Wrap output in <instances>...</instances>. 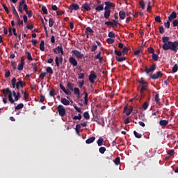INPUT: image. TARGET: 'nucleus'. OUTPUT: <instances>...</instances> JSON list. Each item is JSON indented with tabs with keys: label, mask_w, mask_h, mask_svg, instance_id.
Listing matches in <instances>:
<instances>
[{
	"label": "nucleus",
	"mask_w": 178,
	"mask_h": 178,
	"mask_svg": "<svg viewBox=\"0 0 178 178\" xmlns=\"http://www.w3.org/2000/svg\"><path fill=\"white\" fill-rule=\"evenodd\" d=\"M11 86L13 88H15L17 90V92L13 90V96L15 97L14 103L15 102L19 101L20 98H22V95H20V88H24L26 87V81H22L20 79H16V78H13L11 80Z\"/></svg>",
	"instance_id": "1"
},
{
	"label": "nucleus",
	"mask_w": 178,
	"mask_h": 178,
	"mask_svg": "<svg viewBox=\"0 0 178 178\" xmlns=\"http://www.w3.org/2000/svg\"><path fill=\"white\" fill-rule=\"evenodd\" d=\"M162 42H163L162 48L164 51H173L175 54L177 52L178 40L175 42H170V38L164 36L162 38Z\"/></svg>",
	"instance_id": "2"
},
{
	"label": "nucleus",
	"mask_w": 178,
	"mask_h": 178,
	"mask_svg": "<svg viewBox=\"0 0 178 178\" xmlns=\"http://www.w3.org/2000/svg\"><path fill=\"white\" fill-rule=\"evenodd\" d=\"M2 92L3 95H5V97H6V95H8V101L9 102H10V104H15V100L13 97V91H10V89H9V88L3 89Z\"/></svg>",
	"instance_id": "3"
},
{
	"label": "nucleus",
	"mask_w": 178,
	"mask_h": 178,
	"mask_svg": "<svg viewBox=\"0 0 178 178\" xmlns=\"http://www.w3.org/2000/svg\"><path fill=\"white\" fill-rule=\"evenodd\" d=\"M138 90H139L141 97H144L145 95V91H148V84L139 86Z\"/></svg>",
	"instance_id": "4"
},
{
	"label": "nucleus",
	"mask_w": 178,
	"mask_h": 178,
	"mask_svg": "<svg viewBox=\"0 0 178 178\" xmlns=\"http://www.w3.org/2000/svg\"><path fill=\"white\" fill-rule=\"evenodd\" d=\"M57 111L58 112V115L63 118L66 115V109L63 105H58L57 107Z\"/></svg>",
	"instance_id": "5"
},
{
	"label": "nucleus",
	"mask_w": 178,
	"mask_h": 178,
	"mask_svg": "<svg viewBox=\"0 0 178 178\" xmlns=\"http://www.w3.org/2000/svg\"><path fill=\"white\" fill-rule=\"evenodd\" d=\"M163 76V73H162L161 71H159L155 74L150 75V79H152V80H158V79H162Z\"/></svg>",
	"instance_id": "6"
},
{
	"label": "nucleus",
	"mask_w": 178,
	"mask_h": 178,
	"mask_svg": "<svg viewBox=\"0 0 178 178\" xmlns=\"http://www.w3.org/2000/svg\"><path fill=\"white\" fill-rule=\"evenodd\" d=\"M156 70V64H153L150 68L147 67H145V72H146L147 74H149V73H154Z\"/></svg>",
	"instance_id": "7"
},
{
	"label": "nucleus",
	"mask_w": 178,
	"mask_h": 178,
	"mask_svg": "<svg viewBox=\"0 0 178 178\" xmlns=\"http://www.w3.org/2000/svg\"><path fill=\"white\" fill-rule=\"evenodd\" d=\"M95 80H97V74L94 71H91L89 75V81L94 84L95 83Z\"/></svg>",
	"instance_id": "8"
},
{
	"label": "nucleus",
	"mask_w": 178,
	"mask_h": 178,
	"mask_svg": "<svg viewBox=\"0 0 178 178\" xmlns=\"http://www.w3.org/2000/svg\"><path fill=\"white\" fill-rule=\"evenodd\" d=\"M72 52L73 55L76 56V59H83L84 56V54H83V53L79 50H72Z\"/></svg>",
	"instance_id": "9"
},
{
	"label": "nucleus",
	"mask_w": 178,
	"mask_h": 178,
	"mask_svg": "<svg viewBox=\"0 0 178 178\" xmlns=\"http://www.w3.org/2000/svg\"><path fill=\"white\" fill-rule=\"evenodd\" d=\"M131 112H133V106H131L129 108L127 106H125L122 113H126L127 116H130V115H131Z\"/></svg>",
	"instance_id": "10"
},
{
	"label": "nucleus",
	"mask_w": 178,
	"mask_h": 178,
	"mask_svg": "<svg viewBox=\"0 0 178 178\" xmlns=\"http://www.w3.org/2000/svg\"><path fill=\"white\" fill-rule=\"evenodd\" d=\"M96 5H97V6L95 8V10L97 12H101V11L104 10V4L101 3V1L97 0L96 1Z\"/></svg>",
	"instance_id": "11"
},
{
	"label": "nucleus",
	"mask_w": 178,
	"mask_h": 178,
	"mask_svg": "<svg viewBox=\"0 0 178 178\" xmlns=\"http://www.w3.org/2000/svg\"><path fill=\"white\" fill-rule=\"evenodd\" d=\"M69 9L71 10L70 12L72 13L73 10H79V9H80V6L76 3H72L70 5Z\"/></svg>",
	"instance_id": "12"
},
{
	"label": "nucleus",
	"mask_w": 178,
	"mask_h": 178,
	"mask_svg": "<svg viewBox=\"0 0 178 178\" xmlns=\"http://www.w3.org/2000/svg\"><path fill=\"white\" fill-rule=\"evenodd\" d=\"M53 51L56 55H58V54H61V55H63V54H65L62 46H58L57 47L54 48Z\"/></svg>",
	"instance_id": "13"
},
{
	"label": "nucleus",
	"mask_w": 178,
	"mask_h": 178,
	"mask_svg": "<svg viewBox=\"0 0 178 178\" xmlns=\"http://www.w3.org/2000/svg\"><path fill=\"white\" fill-rule=\"evenodd\" d=\"M104 4L106 5L104 9H107V10H111V8H115V4L112 2L106 1Z\"/></svg>",
	"instance_id": "14"
},
{
	"label": "nucleus",
	"mask_w": 178,
	"mask_h": 178,
	"mask_svg": "<svg viewBox=\"0 0 178 178\" xmlns=\"http://www.w3.org/2000/svg\"><path fill=\"white\" fill-rule=\"evenodd\" d=\"M69 62L70 65L73 66V67H75V66H77L78 65L77 60H76V58H74V57H70Z\"/></svg>",
	"instance_id": "15"
},
{
	"label": "nucleus",
	"mask_w": 178,
	"mask_h": 178,
	"mask_svg": "<svg viewBox=\"0 0 178 178\" xmlns=\"http://www.w3.org/2000/svg\"><path fill=\"white\" fill-rule=\"evenodd\" d=\"M177 17V13L175 11H173L169 16H168V21L169 22H173L175 19Z\"/></svg>",
	"instance_id": "16"
},
{
	"label": "nucleus",
	"mask_w": 178,
	"mask_h": 178,
	"mask_svg": "<svg viewBox=\"0 0 178 178\" xmlns=\"http://www.w3.org/2000/svg\"><path fill=\"white\" fill-rule=\"evenodd\" d=\"M24 65H26V62L24 61V58H21V63L18 65L17 70H23V67H24Z\"/></svg>",
	"instance_id": "17"
},
{
	"label": "nucleus",
	"mask_w": 178,
	"mask_h": 178,
	"mask_svg": "<svg viewBox=\"0 0 178 178\" xmlns=\"http://www.w3.org/2000/svg\"><path fill=\"white\" fill-rule=\"evenodd\" d=\"M84 96H83V104L85 105H88V92H87L86 91L83 92Z\"/></svg>",
	"instance_id": "18"
},
{
	"label": "nucleus",
	"mask_w": 178,
	"mask_h": 178,
	"mask_svg": "<svg viewBox=\"0 0 178 178\" xmlns=\"http://www.w3.org/2000/svg\"><path fill=\"white\" fill-rule=\"evenodd\" d=\"M60 88L62 90V91H63V92H65V94H66V95H70V90H66L62 83H60Z\"/></svg>",
	"instance_id": "19"
},
{
	"label": "nucleus",
	"mask_w": 178,
	"mask_h": 178,
	"mask_svg": "<svg viewBox=\"0 0 178 178\" xmlns=\"http://www.w3.org/2000/svg\"><path fill=\"white\" fill-rule=\"evenodd\" d=\"M159 124L160 126L165 127V126H168V124H169V121L166 120H161L159 121Z\"/></svg>",
	"instance_id": "20"
},
{
	"label": "nucleus",
	"mask_w": 178,
	"mask_h": 178,
	"mask_svg": "<svg viewBox=\"0 0 178 178\" xmlns=\"http://www.w3.org/2000/svg\"><path fill=\"white\" fill-rule=\"evenodd\" d=\"M104 17L106 19H109V17L111 16V10H108L107 8H104Z\"/></svg>",
	"instance_id": "21"
},
{
	"label": "nucleus",
	"mask_w": 178,
	"mask_h": 178,
	"mask_svg": "<svg viewBox=\"0 0 178 178\" xmlns=\"http://www.w3.org/2000/svg\"><path fill=\"white\" fill-rule=\"evenodd\" d=\"M119 16H120V19H121V20H124V19L126 17V13L123 10H121L119 12Z\"/></svg>",
	"instance_id": "22"
},
{
	"label": "nucleus",
	"mask_w": 178,
	"mask_h": 178,
	"mask_svg": "<svg viewBox=\"0 0 178 178\" xmlns=\"http://www.w3.org/2000/svg\"><path fill=\"white\" fill-rule=\"evenodd\" d=\"M94 141H95V136H92L89 138H88L86 140V143L87 144H92V143H94Z\"/></svg>",
	"instance_id": "23"
},
{
	"label": "nucleus",
	"mask_w": 178,
	"mask_h": 178,
	"mask_svg": "<svg viewBox=\"0 0 178 178\" xmlns=\"http://www.w3.org/2000/svg\"><path fill=\"white\" fill-rule=\"evenodd\" d=\"M138 83L140 86H145L148 84V82L145 81V79H144V77H141Z\"/></svg>",
	"instance_id": "24"
},
{
	"label": "nucleus",
	"mask_w": 178,
	"mask_h": 178,
	"mask_svg": "<svg viewBox=\"0 0 178 178\" xmlns=\"http://www.w3.org/2000/svg\"><path fill=\"white\" fill-rule=\"evenodd\" d=\"M97 123L98 124H100V126H102V127H104V126H105V120L104 119V117L99 118L97 121Z\"/></svg>",
	"instance_id": "25"
},
{
	"label": "nucleus",
	"mask_w": 178,
	"mask_h": 178,
	"mask_svg": "<svg viewBox=\"0 0 178 178\" xmlns=\"http://www.w3.org/2000/svg\"><path fill=\"white\" fill-rule=\"evenodd\" d=\"M82 8H84L85 10L87 12L91 10V7H90V5L88 3H86L82 6Z\"/></svg>",
	"instance_id": "26"
},
{
	"label": "nucleus",
	"mask_w": 178,
	"mask_h": 178,
	"mask_svg": "<svg viewBox=\"0 0 178 178\" xmlns=\"http://www.w3.org/2000/svg\"><path fill=\"white\" fill-rule=\"evenodd\" d=\"M23 108H24V104L23 103H20L15 107V111H19V109H23Z\"/></svg>",
	"instance_id": "27"
},
{
	"label": "nucleus",
	"mask_w": 178,
	"mask_h": 178,
	"mask_svg": "<svg viewBox=\"0 0 178 178\" xmlns=\"http://www.w3.org/2000/svg\"><path fill=\"white\" fill-rule=\"evenodd\" d=\"M40 51H45V42L44 40L40 42Z\"/></svg>",
	"instance_id": "28"
},
{
	"label": "nucleus",
	"mask_w": 178,
	"mask_h": 178,
	"mask_svg": "<svg viewBox=\"0 0 178 178\" xmlns=\"http://www.w3.org/2000/svg\"><path fill=\"white\" fill-rule=\"evenodd\" d=\"M94 33L93 30L91 29V27L90 26H88L86 29V31H85V34H91Z\"/></svg>",
	"instance_id": "29"
},
{
	"label": "nucleus",
	"mask_w": 178,
	"mask_h": 178,
	"mask_svg": "<svg viewBox=\"0 0 178 178\" xmlns=\"http://www.w3.org/2000/svg\"><path fill=\"white\" fill-rule=\"evenodd\" d=\"M61 102L63 105H70V102H69L66 98H61Z\"/></svg>",
	"instance_id": "30"
},
{
	"label": "nucleus",
	"mask_w": 178,
	"mask_h": 178,
	"mask_svg": "<svg viewBox=\"0 0 178 178\" xmlns=\"http://www.w3.org/2000/svg\"><path fill=\"white\" fill-rule=\"evenodd\" d=\"M97 143L98 145V147H102V145H104V138H99L97 141Z\"/></svg>",
	"instance_id": "31"
},
{
	"label": "nucleus",
	"mask_w": 178,
	"mask_h": 178,
	"mask_svg": "<svg viewBox=\"0 0 178 178\" xmlns=\"http://www.w3.org/2000/svg\"><path fill=\"white\" fill-rule=\"evenodd\" d=\"M156 95L154 97V101L156 104H159V102H161V99H159V93L158 92H155Z\"/></svg>",
	"instance_id": "32"
},
{
	"label": "nucleus",
	"mask_w": 178,
	"mask_h": 178,
	"mask_svg": "<svg viewBox=\"0 0 178 178\" xmlns=\"http://www.w3.org/2000/svg\"><path fill=\"white\" fill-rule=\"evenodd\" d=\"M74 86V85L73 83L67 82V88L70 91H73Z\"/></svg>",
	"instance_id": "33"
},
{
	"label": "nucleus",
	"mask_w": 178,
	"mask_h": 178,
	"mask_svg": "<svg viewBox=\"0 0 178 178\" xmlns=\"http://www.w3.org/2000/svg\"><path fill=\"white\" fill-rule=\"evenodd\" d=\"M11 8L13 9V13L15 15V17H19V14L17 13V11L16 10V8H15V6L12 5Z\"/></svg>",
	"instance_id": "34"
},
{
	"label": "nucleus",
	"mask_w": 178,
	"mask_h": 178,
	"mask_svg": "<svg viewBox=\"0 0 178 178\" xmlns=\"http://www.w3.org/2000/svg\"><path fill=\"white\" fill-rule=\"evenodd\" d=\"M81 118H83L82 116H81V114H78V115H74L73 118H72V119H73V120H81Z\"/></svg>",
	"instance_id": "35"
},
{
	"label": "nucleus",
	"mask_w": 178,
	"mask_h": 178,
	"mask_svg": "<svg viewBox=\"0 0 178 178\" xmlns=\"http://www.w3.org/2000/svg\"><path fill=\"white\" fill-rule=\"evenodd\" d=\"M46 73H49L50 74H54V70H52V67H47L46 69Z\"/></svg>",
	"instance_id": "36"
},
{
	"label": "nucleus",
	"mask_w": 178,
	"mask_h": 178,
	"mask_svg": "<svg viewBox=\"0 0 178 178\" xmlns=\"http://www.w3.org/2000/svg\"><path fill=\"white\" fill-rule=\"evenodd\" d=\"M134 134L136 138H141V137H143V135L141 134L138 133L137 131H134Z\"/></svg>",
	"instance_id": "37"
},
{
	"label": "nucleus",
	"mask_w": 178,
	"mask_h": 178,
	"mask_svg": "<svg viewBox=\"0 0 178 178\" xmlns=\"http://www.w3.org/2000/svg\"><path fill=\"white\" fill-rule=\"evenodd\" d=\"M74 94L75 95H78V97H80V89H79V88H75L74 89Z\"/></svg>",
	"instance_id": "38"
},
{
	"label": "nucleus",
	"mask_w": 178,
	"mask_h": 178,
	"mask_svg": "<svg viewBox=\"0 0 178 178\" xmlns=\"http://www.w3.org/2000/svg\"><path fill=\"white\" fill-rule=\"evenodd\" d=\"M152 59L154 60V62H157V60L159 59V56L154 53L152 54Z\"/></svg>",
	"instance_id": "39"
},
{
	"label": "nucleus",
	"mask_w": 178,
	"mask_h": 178,
	"mask_svg": "<svg viewBox=\"0 0 178 178\" xmlns=\"http://www.w3.org/2000/svg\"><path fill=\"white\" fill-rule=\"evenodd\" d=\"M106 151V147H101L99 149V152H100L102 154H105Z\"/></svg>",
	"instance_id": "40"
},
{
	"label": "nucleus",
	"mask_w": 178,
	"mask_h": 178,
	"mask_svg": "<svg viewBox=\"0 0 178 178\" xmlns=\"http://www.w3.org/2000/svg\"><path fill=\"white\" fill-rule=\"evenodd\" d=\"M83 118L86 120H89L90 119V113H88V111H86L83 113Z\"/></svg>",
	"instance_id": "41"
},
{
	"label": "nucleus",
	"mask_w": 178,
	"mask_h": 178,
	"mask_svg": "<svg viewBox=\"0 0 178 178\" xmlns=\"http://www.w3.org/2000/svg\"><path fill=\"white\" fill-rule=\"evenodd\" d=\"M149 104L148 103V102H145L143 105V109L144 111H147V109H148V106H149Z\"/></svg>",
	"instance_id": "42"
},
{
	"label": "nucleus",
	"mask_w": 178,
	"mask_h": 178,
	"mask_svg": "<svg viewBox=\"0 0 178 178\" xmlns=\"http://www.w3.org/2000/svg\"><path fill=\"white\" fill-rule=\"evenodd\" d=\"M16 18H17V22H18V24H19V26H22V27H23V20H21L20 19V17L19 16H18V17H16Z\"/></svg>",
	"instance_id": "43"
},
{
	"label": "nucleus",
	"mask_w": 178,
	"mask_h": 178,
	"mask_svg": "<svg viewBox=\"0 0 178 178\" xmlns=\"http://www.w3.org/2000/svg\"><path fill=\"white\" fill-rule=\"evenodd\" d=\"M139 5L140 6L141 9H143V10H144V9H145V3H144V1H140L139 2Z\"/></svg>",
	"instance_id": "44"
},
{
	"label": "nucleus",
	"mask_w": 178,
	"mask_h": 178,
	"mask_svg": "<svg viewBox=\"0 0 178 178\" xmlns=\"http://www.w3.org/2000/svg\"><path fill=\"white\" fill-rule=\"evenodd\" d=\"M55 22L54 21V19L49 18V27H52L54 24Z\"/></svg>",
	"instance_id": "45"
},
{
	"label": "nucleus",
	"mask_w": 178,
	"mask_h": 178,
	"mask_svg": "<svg viewBox=\"0 0 178 178\" xmlns=\"http://www.w3.org/2000/svg\"><path fill=\"white\" fill-rule=\"evenodd\" d=\"M114 163H115V165H120V157L117 156L114 161Z\"/></svg>",
	"instance_id": "46"
},
{
	"label": "nucleus",
	"mask_w": 178,
	"mask_h": 178,
	"mask_svg": "<svg viewBox=\"0 0 178 178\" xmlns=\"http://www.w3.org/2000/svg\"><path fill=\"white\" fill-rule=\"evenodd\" d=\"M42 12H43L44 15H48V10L47 9V7H45L44 6H42Z\"/></svg>",
	"instance_id": "47"
},
{
	"label": "nucleus",
	"mask_w": 178,
	"mask_h": 178,
	"mask_svg": "<svg viewBox=\"0 0 178 178\" xmlns=\"http://www.w3.org/2000/svg\"><path fill=\"white\" fill-rule=\"evenodd\" d=\"M25 54L27 55V58L30 61L33 60V57H31V54L30 52L26 51Z\"/></svg>",
	"instance_id": "48"
},
{
	"label": "nucleus",
	"mask_w": 178,
	"mask_h": 178,
	"mask_svg": "<svg viewBox=\"0 0 178 178\" xmlns=\"http://www.w3.org/2000/svg\"><path fill=\"white\" fill-rule=\"evenodd\" d=\"M80 129H81V125L76 124L75 130H76V132L77 133V134H79V133H80Z\"/></svg>",
	"instance_id": "49"
},
{
	"label": "nucleus",
	"mask_w": 178,
	"mask_h": 178,
	"mask_svg": "<svg viewBox=\"0 0 178 178\" xmlns=\"http://www.w3.org/2000/svg\"><path fill=\"white\" fill-rule=\"evenodd\" d=\"M106 26H111V27H113V21H107L105 22Z\"/></svg>",
	"instance_id": "50"
},
{
	"label": "nucleus",
	"mask_w": 178,
	"mask_h": 178,
	"mask_svg": "<svg viewBox=\"0 0 178 178\" xmlns=\"http://www.w3.org/2000/svg\"><path fill=\"white\" fill-rule=\"evenodd\" d=\"M26 14L28 15V17H33V11L31 10H28L26 11Z\"/></svg>",
	"instance_id": "51"
},
{
	"label": "nucleus",
	"mask_w": 178,
	"mask_h": 178,
	"mask_svg": "<svg viewBox=\"0 0 178 178\" xmlns=\"http://www.w3.org/2000/svg\"><path fill=\"white\" fill-rule=\"evenodd\" d=\"M147 51H148L149 54H152V55H154V54H155V53H154V52H155V50H154V48H152V47H149V48L147 49Z\"/></svg>",
	"instance_id": "52"
},
{
	"label": "nucleus",
	"mask_w": 178,
	"mask_h": 178,
	"mask_svg": "<svg viewBox=\"0 0 178 178\" xmlns=\"http://www.w3.org/2000/svg\"><path fill=\"white\" fill-rule=\"evenodd\" d=\"M126 60V57L116 58L117 62H124Z\"/></svg>",
	"instance_id": "53"
},
{
	"label": "nucleus",
	"mask_w": 178,
	"mask_h": 178,
	"mask_svg": "<svg viewBox=\"0 0 178 178\" xmlns=\"http://www.w3.org/2000/svg\"><path fill=\"white\" fill-rule=\"evenodd\" d=\"M168 155H169V156H173V155H175V150L173 149H170L168 152Z\"/></svg>",
	"instance_id": "54"
},
{
	"label": "nucleus",
	"mask_w": 178,
	"mask_h": 178,
	"mask_svg": "<svg viewBox=\"0 0 178 178\" xmlns=\"http://www.w3.org/2000/svg\"><path fill=\"white\" fill-rule=\"evenodd\" d=\"M164 26L166 29H170V21L168 20L167 22H165Z\"/></svg>",
	"instance_id": "55"
},
{
	"label": "nucleus",
	"mask_w": 178,
	"mask_h": 178,
	"mask_svg": "<svg viewBox=\"0 0 178 178\" xmlns=\"http://www.w3.org/2000/svg\"><path fill=\"white\" fill-rule=\"evenodd\" d=\"M45 76H47V72H42V73L39 75V77H40V79H41L42 80H43V79H44Z\"/></svg>",
	"instance_id": "56"
},
{
	"label": "nucleus",
	"mask_w": 178,
	"mask_h": 178,
	"mask_svg": "<svg viewBox=\"0 0 178 178\" xmlns=\"http://www.w3.org/2000/svg\"><path fill=\"white\" fill-rule=\"evenodd\" d=\"M163 33H165V29H163V26H159V33L163 34Z\"/></svg>",
	"instance_id": "57"
},
{
	"label": "nucleus",
	"mask_w": 178,
	"mask_h": 178,
	"mask_svg": "<svg viewBox=\"0 0 178 178\" xmlns=\"http://www.w3.org/2000/svg\"><path fill=\"white\" fill-rule=\"evenodd\" d=\"M108 37L110 38H115V33H113V31L109 32Z\"/></svg>",
	"instance_id": "58"
},
{
	"label": "nucleus",
	"mask_w": 178,
	"mask_h": 178,
	"mask_svg": "<svg viewBox=\"0 0 178 178\" xmlns=\"http://www.w3.org/2000/svg\"><path fill=\"white\" fill-rule=\"evenodd\" d=\"M45 101V96L42 94L40 95V99L39 100V102H44Z\"/></svg>",
	"instance_id": "59"
},
{
	"label": "nucleus",
	"mask_w": 178,
	"mask_h": 178,
	"mask_svg": "<svg viewBox=\"0 0 178 178\" xmlns=\"http://www.w3.org/2000/svg\"><path fill=\"white\" fill-rule=\"evenodd\" d=\"M173 27H177L178 26V19H175L172 21Z\"/></svg>",
	"instance_id": "60"
},
{
	"label": "nucleus",
	"mask_w": 178,
	"mask_h": 178,
	"mask_svg": "<svg viewBox=\"0 0 178 178\" xmlns=\"http://www.w3.org/2000/svg\"><path fill=\"white\" fill-rule=\"evenodd\" d=\"M115 55H117V56H122V51H119V50H115L114 51Z\"/></svg>",
	"instance_id": "61"
},
{
	"label": "nucleus",
	"mask_w": 178,
	"mask_h": 178,
	"mask_svg": "<svg viewBox=\"0 0 178 178\" xmlns=\"http://www.w3.org/2000/svg\"><path fill=\"white\" fill-rule=\"evenodd\" d=\"M55 62H56V67H59V63H60L59 57L58 56L56 57Z\"/></svg>",
	"instance_id": "62"
},
{
	"label": "nucleus",
	"mask_w": 178,
	"mask_h": 178,
	"mask_svg": "<svg viewBox=\"0 0 178 178\" xmlns=\"http://www.w3.org/2000/svg\"><path fill=\"white\" fill-rule=\"evenodd\" d=\"M178 70V66H177V64H175L174 65V67H172V72L173 73H176V72H177Z\"/></svg>",
	"instance_id": "63"
},
{
	"label": "nucleus",
	"mask_w": 178,
	"mask_h": 178,
	"mask_svg": "<svg viewBox=\"0 0 178 178\" xmlns=\"http://www.w3.org/2000/svg\"><path fill=\"white\" fill-rule=\"evenodd\" d=\"M106 42H108V44H113V42H115V40L111 39V38H108L106 40Z\"/></svg>",
	"instance_id": "64"
}]
</instances>
